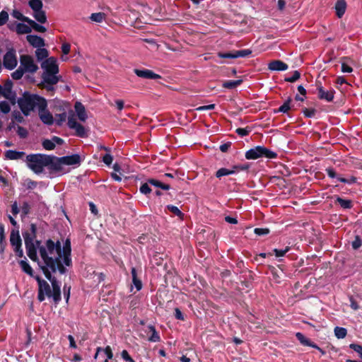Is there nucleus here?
I'll return each instance as SVG.
<instances>
[{"label": "nucleus", "instance_id": "nucleus-19", "mask_svg": "<svg viewBox=\"0 0 362 362\" xmlns=\"http://www.w3.org/2000/svg\"><path fill=\"white\" fill-rule=\"evenodd\" d=\"M25 155L23 151H17L14 150H7L5 152V157L8 160H19L22 159Z\"/></svg>", "mask_w": 362, "mask_h": 362}, {"label": "nucleus", "instance_id": "nucleus-51", "mask_svg": "<svg viewBox=\"0 0 362 362\" xmlns=\"http://www.w3.org/2000/svg\"><path fill=\"white\" fill-rule=\"evenodd\" d=\"M338 180L343 183H346L349 185H351L356 182V177H351L349 179H346L343 177H338Z\"/></svg>", "mask_w": 362, "mask_h": 362}, {"label": "nucleus", "instance_id": "nucleus-14", "mask_svg": "<svg viewBox=\"0 0 362 362\" xmlns=\"http://www.w3.org/2000/svg\"><path fill=\"white\" fill-rule=\"evenodd\" d=\"M50 163L48 166L49 169L57 173H60L63 170L64 162L60 160V158L49 156Z\"/></svg>", "mask_w": 362, "mask_h": 362}, {"label": "nucleus", "instance_id": "nucleus-63", "mask_svg": "<svg viewBox=\"0 0 362 362\" xmlns=\"http://www.w3.org/2000/svg\"><path fill=\"white\" fill-rule=\"evenodd\" d=\"M326 172H327V175L329 177H331V178H335L336 177V178L338 179L339 177H337V173H335V171H334V170L333 168H327V169H326Z\"/></svg>", "mask_w": 362, "mask_h": 362}, {"label": "nucleus", "instance_id": "nucleus-22", "mask_svg": "<svg viewBox=\"0 0 362 362\" xmlns=\"http://www.w3.org/2000/svg\"><path fill=\"white\" fill-rule=\"evenodd\" d=\"M33 17L40 23H45L47 21V17L42 8L33 11Z\"/></svg>", "mask_w": 362, "mask_h": 362}, {"label": "nucleus", "instance_id": "nucleus-2", "mask_svg": "<svg viewBox=\"0 0 362 362\" xmlns=\"http://www.w3.org/2000/svg\"><path fill=\"white\" fill-rule=\"evenodd\" d=\"M42 69V80L45 87L48 90H53L54 86L57 84L60 76H58L59 66L55 57H51L41 63Z\"/></svg>", "mask_w": 362, "mask_h": 362}, {"label": "nucleus", "instance_id": "nucleus-29", "mask_svg": "<svg viewBox=\"0 0 362 362\" xmlns=\"http://www.w3.org/2000/svg\"><path fill=\"white\" fill-rule=\"evenodd\" d=\"M334 334L338 339H344L347 334V330L344 327H336L334 328Z\"/></svg>", "mask_w": 362, "mask_h": 362}, {"label": "nucleus", "instance_id": "nucleus-27", "mask_svg": "<svg viewBox=\"0 0 362 362\" xmlns=\"http://www.w3.org/2000/svg\"><path fill=\"white\" fill-rule=\"evenodd\" d=\"M33 11H37L42 8L43 4L41 0H30L28 3Z\"/></svg>", "mask_w": 362, "mask_h": 362}, {"label": "nucleus", "instance_id": "nucleus-25", "mask_svg": "<svg viewBox=\"0 0 362 362\" xmlns=\"http://www.w3.org/2000/svg\"><path fill=\"white\" fill-rule=\"evenodd\" d=\"M16 32L18 34H28L31 32V28L26 24L18 23L16 25Z\"/></svg>", "mask_w": 362, "mask_h": 362}, {"label": "nucleus", "instance_id": "nucleus-20", "mask_svg": "<svg viewBox=\"0 0 362 362\" xmlns=\"http://www.w3.org/2000/svg\"><path fill=\"white\" fill-rule=\"evenodd\" d=\"M35 57L37 58V60L38 62H40L42 63V61L48 59L49 52L47 49L40 47L35 50Z\"/></svg>", "mask_w": 362, "mask_h": 362}, {"label": "nucleus", "instance_id": "nucleus-23", "mask_svg": "<svg viewBox=\"0 0 362 362\" xmlns=\"http://www.w3.org/2000/svg\"><path fill=\"white\" fill-rule=\"evenodd\" d=\"M10 242L13 247H21V239L19 234L17 233L15 234L13 232L11 233L10 236Z\"/></svg>", "mask_w": 362, "mask_h": 362}, {"label": "nucleus", "instance_id": "nucleus-40", "mask_svg": "<svg viewBox=\"0 0 362 362\" xmlns=\"http://www.w3.org/2000/svg\"><path fill=\"white\" fill-rule=\"evenodd\" d=\"M300 76V72L298 71H293L291 76L285 78V81L287 82L293 83V82L296 81L298 79H299Z\"/></svg>", "mask_w": 362, "mask_h": 362}, {"label": "nucleus", "instance_id": "nucleus-55", "mask_svg": "<svg viewBox=\"0 0 362 362\" xmlns=\"http://www.w3.org/2000/svg\"><path fill=\"white\" fill-rule=\"evenodd\" d=\"M17 133L21 138H25L28 135V131L23 127L18 126Z\"/></svg>", "mask_w": 362, "mask_h": 362}, {"label": "nucleus", "instance_id": "nucleus-50", "mask_svg": "<svg viewBox=\"0 0 362 362\" xmlns=\"http://www.w3.org/2000/svg\"><path fill=\"white\" fill-rule=\"evenodd\" d=\"M70 291H71V286L65 284L63 288V291H64V297L66 299V303H68L69 297H70Z\"/></svg>", "mask_w": 362, "mask_h": 362}, {"label": "nucleus", "instance_id": "nucleus-34", "mask_svg": "<svg viewBox=\"0 0 362 362\" xmlns=\"http://www.w3.org/2000/svg\"><path fill=\"white\" fill-rule=\"evenodd\" d=\"M167 209L173 213L174 215L178 216L180 218H182L184 214L183 213L178 209V207L174 205H168Z\"/></svg>", "mask_w": 362, "mask_h": 362}, {"label": "nucleus", "instance_id": "nucleus-56", "mask_svg": "<svg viewBox=\"0 0 362 362\" xmlns=\"http://www.w3.org/2000/svg\"><path fill=\"white\" fill-rule=\"evenodd\" d=\"M316 110L315 109L305 108L303 110V114L306 117L311 118L315 116Z\"/></svg>", "mask_w": 362, "mask_h": 362}, {"label": "nucleus", "instance_id": "nucleus-58", "mask_svg": "<svg viewBox=\"0 0 362 362\" xmlns=\"http://www.w3.org/2000/svg\"><path fill=\"white\" fill-rule=\"evenodd\" d=\"M102 351L105 353V354L107 356V359H112L113 357V354L111 348L107 346L105 349H103Z\"/></svg>", "mask_w": 362, "mask_h": 362}, {"label": "nucleus", "instance_id": "nucleus-48", "mask_svg": "<svg viewBox=\"0 0 362 362\" xmlns=\"http://www.w3.org/2000/svg\"><path fill=\"white\" fill-rule=\"evenodd\" d=\"M350 349L358 354L361 358H362V346L356 344H351L349 345Z\"/></svg>", "mask_w": 362, "mask_h": 362}, {"label": "nucleus", "instance_id": "nucleus-5", "mask_svg": "<svg viewBox=\"0 0 362 362\" xmlns=\"http://www.w3.org/2000/svg\"><path fill=\"white\" fill-rule=\"evenodd\" d=\"M50 160L49 156L40 153L26 156L28 167L36 174L42 173L44 168L48 166Z\"/></svg>", "mask_w": 362, "mask_h": 362}, {"label": "nucleus", "instance_id": "nucleus-52", "mask_svg": "<svg viewBox=\"0 0 362 362\" xmlns=\"http://www.w3.org/2000/svg\"><path fill=\"white\" fill-rule=\"evenodd\" d=\"M122 358L128 362H135V361L129 356L127 350H123L121 353Z\"/></svg>", "mask_w": 362, "mask_h": 362}, {"label": "nucleus", "instance_id": "nucleus-59", "mask_svg": "<svg viewBox=\"0 0 362 362\" xmlns=\"http://www.w3.org/2000/svg\"><path fill=\"white\" fill-rule=\"evenodd\" d=\"M20 211L17 202H14L11 205V213L13 216H16Z\"/></svg>", "mask_w": 362, "mask_h": 362}, {"label": "nucleus", "instance_id": "nucleus-21", "mask_svg": "<svg viewBox=\"0 0 362 362\" xmlns=\"http://www.w3.org/2000/svg\"><path fill=\"white\" fill-rule=\"evenodd\" d=\"M19 264L21 266V269L25 273H26L27 274H28L29 276H30L32 277H34V278L35 277L33 275V270L32 267H30V265L29 264V263L28 262V261L26 260V259L21 260L19 262Z\"/></svg>", "mask_w": 362, "mask_h": 362}, {"label": "nucleus", "instance_id": "nucleus-38", "mask_svg": "<svg viewBox=\"0 0 362 362\" xmlns=\"http://www.w3.org/2000/svg\"><path fill=\"white\" fill-rule=\"evenodd\" d=\"M296 337L297 339L304 346H307V344H309V339L306 338L303 334L301 332H297L296 334Z\"/></svg>", "mask_w": 362, "mask_h": 362}, {"label": "nucleus", "instance_id": "nucleus-64", "mask_svg": "<svg viewBox=\"0 0 362 362\" xmlns=\"http://www.w3.org/2000/svg\"><path fill=\"white\" fill-rule=\"evenodd\" d=\"M132 281H133V284H134V286L136 287V290L140 291L142 288L141 281L137 278V279H133Z\"/></svg>", "mask_w": 362, "mask_h": 362}, {"label": "nucleus", "instance_id": "nucleus-61", "mask_svg": "<svg viewBox=\"0 0 362 362\" xmlns=\"http://www.w3.org/2000/svg\"><path fill=\"white\" fill-rule=\"evenodd\" d=\"M10 92V89L9 88H7L6 87H3L1 84H0V96L1 95H3L4 96L5 98H7L8 97V95Z\"/></svg>", "mask_w": 362, "mask_h": 362}, {"label": "nucleus", "instance_id": "nucleus-7", "mask_svg": "<svg viewBox=\"0 0 362 362\" xmlns=\"http://www.w3.org/2000/svg\"><path fill=\"white\" fill-rule=\"evenodd\" d=\"M18 64L16 52L13 49H8L3 57L2 65L8 70L14 69Z\"/></svg>", "mask_w": 362, "mask_h": 362}, {"label": "nucleus", "instance_id": "nucleus-39", "mask_svg": "<svg viewBox=\"0 0 362 362\" xmlns=\"http://www.w3.org/2000/svg\"><path fill=\"white\" fill-rule=\"evenodd\" d=\"M276 156L277 154L275 152L263 146V157L267 158H274L276 157Z\"/></svg>", "mask_w": 362, "mask_h": 362}, {"label": "nucleus", "instance_id": "nucleus-49", "mask_svg": "<svg viewBox=\"0 0 362 362\" xmlns=\"http://www.w3.org/2000/svg\"><path fill=\"white\" fill-rule=\"evenodd\" d=\"M235 132L240 136H245L249 134L250 132V128H238Z\"/></svg>", "mask_w": 362, "mask_h": 362}, {"label": "nucleus", "instance_id": "nucleus-13", "mask_svg": "<svg viewBox=\"0 0 362 362\" xmlns=\"http://www.w3.org/2000/svg\"><path fill=\"white\" fill-rule=\"evenodd\" d=\"M145 332L149 335L148 340L150 342H159L160 341V337L159 333L156 331V327L152 325H148L146 327Z\"/></svg>", "mask_w": 362, "mask_h": 362}, {"label": "nucleus", "instance_id": "nucleus-31", "mask_svg": "<svg viewBox=\"0 0 362 362\" xmlns=\"http://www.w3.org/2000/svg\"><path fill=\"white\" fill-rule=\"evenodd\" d=\"M66 113L62 112L60 114H57L55 115V119H54V122L56 123L57 125L61 126L66 119Z\"/></svg>", "mask_w": 362, "mask_h": 362}, {"label": "nucleus", "instance_id": "nucleus-57", "mask_svg": "<svg viewBox=\"0 0 362 362\" xmlns=\"http://www.w3.org/2000/svg\"><path fill=\"white\" fill-rule=\"evenodd\" d=\"M113 160V157L109 154V153H106L103 157V161L107 165H110L112 162Z\"/></svg>", "mask_w": 362, "mask_h": 362}, {"label": "nucleus", "instance_id": "nucleus-16", "mask_svg": "<svg viewBox=\"0 0 362 362\" xmlns=\"http://www.w3.org/2000/svg\"><path fill=\"white\" fill-rule=\"evenodd\" d=\"M74 108L78 119L81 122H85L88 118V115L84 105L81 102H76Z\"/></svg>", "mask_w": 362, "mask_h": 362}, {"label": "nucleus", "instance_id": "nucleus-44", "mask_svg": "<svg viewBox=\"0 0 362 362\" xmlns=\"http://www.w3.org/2000/svg\"><path fill=\"white\" fill-rule=\"evenodd\" d=\"M139 191L141 193L146 194V195L149 194L151 192V189L149 187L148 182L141 185V186L140 187Z\"/></svg>", "mask_w": 362, "mask_h": 362}, {"label": "nucleus", "instance_id": "nucleus-10", "mask_svg": "<svg viewBox=\"0 0 362 362\" xmlns=\"http://www.w3.org/2000/svg\"><path fill=\"white\" fill-rule=\"evenodd\" d=\"M263 157V146H257L250 148L245 153V158L248 160H255Z\"/></svg>", "mask_w": 362, "mask_h": 362}, {"label": "nucleus", "instance_id": "nucleus-8", "mask_svg": "<svg viewBox=\"0 0 362 362\" xmlns=\"http://www.w3.org/2000/svg\"><path fill=\"white\" fill-rule=\"evenodd\" d=\"M38 115L40 120L47 125L54 124V118L52 115L47 110V107H40L38 110Z\"/></svg>", "mask_w": 362, "mask_h": 362}, {"label": "nucleus", "instance_id": "nucleus-45", "mask_svg": "<svg viewBox=\"0 0 362 362\" xmlns=\"http://www.w3.org/2000/svg\"><path fill=\"white\" fill-rule=\"evenodd\" d=\"M12 16L14 18H16L18 20H21L25 22V19L28 18V17H25L19 11L14 10L11 13Z\"/></svg>", "mask_w": 362, "mask_h": 362}, {"label": "nucleus", "instance_id": "nucleus-42", "mask_svg": "<svg viewBox=\"0 0 362 362\" xmlns=\"http://www.w3.org/2000/svg\"><path fill=\"white\" fill-rule=\"evenodd\" d=\"M235 53H236L237 58L246 57L252 53V51L250 49H241V50L235 51Z\"/></svg>", "mask_w": 362, "mask_h": 362}, {"label": "nucleus", "instance_id": "nucleus-6", "mask_svg": "<svg viewBox=\"0 0 362 362\" xmlns=\"http://www.w3.org/2000/svg\"><path fill=\"white\" fill-rule=\"evenodd\" d=\"M67 125L71 129H74L75 131V134L76 136L86 138L88 136L86 129L79 124L74 114H71L67 117Z\"/></svg>", "mask_w": 362, "mask_h": 362}, {"label": "nucleus", "instance_id": "nucleus-28", "mask_svg": "<svg viewBox=\"0 0 362 362\" xmlns=\"http://www.w3.org/2000/svg\"><path fill=\"white\" fill-rule=\"evenodd\" d=\"M105 18V14L102 12L93 13L90 15V19L95 23H101Z\"/></svg>", "mask_w": 362, "mask_h": 362}, {"label": "nucleus", "instance_id": "nucleus-24", "mask_svg": "<svg viewBox=\"0 0 362 362\" xmlns=\"http://www.w3.org/2000/svg\"><path fill=\"white\" fill-rule=\"evenodd\" d=\"M235 173H236V170H233V168L232 170H230V169H227L225 168H222L216 171V176L218 178H221L223 176L233 175V174H235Z\"/></svg>", "mask_w": 362, "mask_h": 362}, {"label": "nucleus", "instance_id": "nucleus-4", "mask_svg": "<svg viewBox=\"0 0 362 362\" xmlns=\"http://www.w3.org/2000/svg\"><path fill=\"white\" fill-rule=\"evenodd\" d=\"M38 69L39 67L32 56L23 54L20 57V66L11 74V77L14 80H19L24 74H34Z\"/></svg>", "mask_w": 362, "mask_h": 362}, {"label": "nucleus", "instance_id": "nucleus-32", "mask_svg": "<svg viewBox=\"0 0 362 362\" xmlns=\"http://www.w3.org/2000/svg\"><path fill=\"white\" fill-rule=\"evenodd\" d=\"M291 99L290 98H288L284 103V104L279 107V108L277 110V112H283V113L287 112L291 108Z\"/></svg>", "mask_w": 362, "mask_h": 362}, {"label": "nucleus", "instance_id": "nucleus-36", "mask_svg": "<svg viewBox=\"0 0 362 362\" xmlns=\"http://www.w3.org/2000/svg\"><path fill=\"white\" fill-rule=\"evenodd\" d=\"M11 107L7 101H0V111L4 114H7L10 112Z\"/></svg>", "mask_w": 362, "mask_h": 362}, {"label": "nucleus", "instance_id": "nucleus-1", "mask_svg": "<svg viewBox=\"0 0 362 362\" xmlns=\"http://www.w3.org/2000/svg\"><path fill=\"white\" fill-rule=\"evenodd\" d=\"M36 226L32 223L30 230L23 233L26 252L33 261H37L40 268L45 277L50 281L49 284L39 276L35 277L38 284L37 299L40 302L45 300V297L52 298L55 303H58L61 298V283L52 274L59 272L61 274L66 273V267L72 265L71 242L67 239L63 245L59 240L54 242L47 240L44 244L35 240Z\"/></svg>", "mask_w": 362, "mask_h": 362}, {"label": "nucleus", "instance_id": "nucleus-11", "mask_svg": "<svg viewBox=\"0 0 362 362\" xmlns=\"http://www.w3.org/2000/svg\"><path fill=\"white\" fill-rule=\"evenodd\" d=\"M318 98L321 100H325L327 102H331L334 99V90L331 88L329 90H325L322 86L317 87Z\"/></svg>", "mask_w": 362, "mask_h": 362}, {"label": "nucleus", "instance_id": "nucleus-30", "mask_svg": "<svg viewBox=\"0 0 362 362\" xmlns=\"http://www.w3.org/2000/svg\"><path fill=\"white\" fill-rule=\"evenodd\" d=\"M242 81V80L227 81L223 83V86L226 88L232 89L240 85Z\"/></svg>", "mask_w": 362, "mask_h": 362}, {"label": "nucleus", "instance_id": "nucleus-15", "mask_svg": "<svg viewBox=\"0 0 362 362\" xmlns=\"http://www.w3.org/2000/svg\"><path fill=\"white\" fill-rule=\"evenodd\" d=\"M26 39L30 45L37 49L45 46V41L40 36L35 35H28L26 36Z\"/></svg>", "mask_w": 362, "mask_h": 362}, {"label": "nucleus", "instance_id": "nucleus-17", "mask_svg": "<svg viewBox=\"0 0 362 362\" xmlns=\"http://www.w3.org/2000/svg\"><path fill=\"white\" fill-rule=\"evenodd\" d=\"M288 67L286 63L280 60L272 61L268 65V69L271 71H286Z\"/></svg>", "mask_w": 362, "mask_h": 362}, {"label": "nucleus", "instance_id": "nucleus-60", "mask_svg": "<svg viewBox=\"0 0 362 362\" xmlns=\"http://www.w3.org/2000/svg\"><path fill=\"white\" fill-rule=\"evenodd\" d=\"M214 107H215L214 104H210V105H207L200 106L197 108V110H198V111L211 110L214 109Z\"/></svg>", "mask_w": 362, "mask_h": 362}, {"label": "nucleus", "instance_id": "nucleus-26", "mask_svg": "<svg viewBox=\"0 0 362 362\" xmlns=\"http://www.w3.org/2000/svg\"><path fill=\"white\" fill-rule=\"evenodd\" d=\"M25 22H27L28 23H29L30 25H31V27L36 31L37 32H40V33H44L46 31V28L45 27H44L43 25H39L37 24L35 21H34L33 20H31L30 18H26L25 19Z\"/></svg>", "mask_w": 362, "mask_h": 362}, {"label": "nucleus", "instance_id": "nucleus-12", "mask_svg": "<svg viewBox=\"0 0 362 362\" xmlns=\"http://www.w3.org/2000/svg\"><path fill=\"white\" fill-rule=\"evenodd\" d=\"M66 165H79L81 162V156L78 154H72L60 158Z\"/></svg>", "mask_w": 362, "mask_h": 362}, {"label": "nucleus", "instance_id": "nucleus-3", "mask_svg": "<svg viewBox=\"0 0 362 362\" xmlns=\"http://www.w3.org/2000/svg\"><path fill=\"white\" fill-rule=\"evenodd\" d=\"M18 103L22 112L25 115H29L31 111L35 109L39 110L40 107H47L46 100L35 94H24L22 98L18 100Z\"/></svg>", "mask_w": 362, "mask_h": 362}, {"label": "nucleus", "instance_id": "nucleus-41", "mask_svg": "<svg viewBox=\"0 0 362 362\" xmlns=\"http://www.w3.org/2000/svg\"><path fill=\"white\" fill-rule=\"evenodd\" d=\"M290 250L289 247H286L284 249L279 250V249H274L273 252L276 257H284L286 252H288Z\"/></svg>", "mask_w": 362, "mask_h": 362}, {"label": "nucleus", "instance_id": "nucleus-53", "mask_svg": "<svg viewBox=\"0 0 362 362\" xmlns=\"http://www.w3.org/2000/svg\"><path fill=\"white\" fill-rule=\"evenodd\" d=\"M37 182L33 181L30 179H27L25 181V185L26 186V187L28 189H35L37 187Z\"/></svg>", "mask_w": 362, "mask_h": 362}, {"label": "nucleus", "instance_id": "nucleus-9", "mask_svg": "<svg viewBox=\"0 0 362 362\" xmlns=\"http://www.w3.org/2000/svg\"><path fill=\"white\" fill-rule=\"evenodd\" d=\"M134 72L135 74L143 78H148V79H159L161 78V76L151 70L149 69H135L134 70Z\"/></svg>", "mask_w": 362, "mask_h": 362}, {"label": "nucleus", "instance_id": "nucleus-37", "mask_svg": "<svg viewBox=\"0 0 362 362\" xmlns=\"http://www.w3.org/2000/svg\"><path fill=\"white\" fill-rule=\"evenodd\" d=\"M42 146L46 150H53L55 148V143L53 142L52 139H45L42 142Z\"/></svg>", "mask_w": 362, "mask_h": 362}, {"label": "nucleus", "instance_id": "nucleus-46", "mask_svg": "<svg viewBox=\"0 0 362 362\" xmlns=\"http://www.w3.org/2000/svg\"><path fill=\"white\" fill-rule=\"evenodd\" d=\"M30 204L26 202H23V205L21 207L22 215L23 216L28 215L30 212Z\"/></svg>", "mask_w": 362, "mask_h": 362}, {"label": "nucleus", "instance_id": "nucleus-33", "mask_svg": "<svg viewBox=\"0 0 362 362\" xmlns=\"http://www.w3.org/2000/svg\"><path fill=\"white\" fill-rule=\"evenodd\" d=\"M336 201L344 209L351 208V202L349 199H344L339 197H337Z\"/></svg>", "mask_w": 362, "mask_h": 362}, {"label": "nucleus", "instance_id": "nucleus-54", "mask_svg": "<svg viewBox=\"0 0 362 362\" xmlns=\"http://www.w3.org/2000/svg\"><path fill=\"white\" fill-rule=\"evenodd\" d=\"M254 232L257 235H265L269 233V230L268 228H257L255 229Z\"/></svg>", "mask_w": 362, "mask_h": 362}, {"label": "nucleus", "instance_id": "nucleus-62", "mask_svg": "<svg viewBox=\"0 0 362 362\" xmlns=\"http://www.w3.org/2000/svg\"><path fill=\"white\" fill-rule=\"evenodd\" d=\"M349 301H350V307L354 310H357L359 309V306L357 303V302L354 299L353 297H350L349 298Z\"/></svg>", "mask_w": 362, "mask_h": 362}, {"label": "nucleus", "instance_id": "nucleus-47", "mask_svg": "<svg viewBox=\"0 0 362 362\" xmlns=\"http://www.w3.org/2000/svg\"><path fill=\"white\" fill-rule=\"evenodd\" d=\"M8 19V14L6 11H2L0 13V26L4 25Z\"/></svg>", "mask_w": 362, "mask_h": 362}, {"label": "nucleus", "instance_id": "nucleus-18", "mask_svg": "<svg viewBox=\"0 0 362 362\" xmlns=\"http://www.w3.org/2000/svg\"><path fill=\"white\" fill-rule=\"evenodd\" d=\"M336 14L338 18H341L346 9V3L345 0H337L334 6Z\"/></svg>", "mask_w": 362, "mask_h": 362}, {"label": "nucleus", "instance_id": "nucleus-35", "mask_svg": "<svg viewBox=\"0 0 362 362\" xmlns=\"http://www.w3.org/2000/svg\"><path fill=\"white\" fill-rule=\"evenodd\" d=\"M362 245V239L359 235H356L354 240L351 242V247L354 250H358Z\"/></svg>", "mask_w": 362, "mask_h": 362}, {"label": "nucleus", "instance_id": "nucleus-43", "mask_svg": "<svg viewBox=\"0 0 362 362\" xmlns=\"http://www.w3.org/2000/svg\"><path fill=\"white\" fill-rule=\"evenodd\" d=\"M218 56L221 58H225V59H236V53L235 51L233 52H227V53H222L219 52L218 54Z\"/></svg>", "mask_w": 362, "mask_h": 362}]
</instances>
